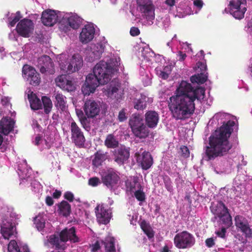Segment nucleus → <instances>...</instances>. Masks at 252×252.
Returning <instances> with one entry per match:
<instances>
[{
	"instance_id": "obj_54",
	"label": "nucleus",
	"mask_w": 252,
	"mask_h": 252,
	"mask_svg": "<svg viewBox=\"0 0 252 252\" xmlns=\"http://www.w3.org/2000/svg\"><path fill=\"white\" fill-rule=\"evenodd\" d=\"M91 252H96L100 249V243L98 241H96L94 244L91 245Z\"/></svg>"
},
{
	"instance_id": "obj_60",
	"label": "nucleus",
	"mask_w": 252,
	"mask_h": 252,
	"mask_svg": "<svg viewBox=\"0 0 252 252\" xmlns=\"http://www.w3.org/2000/svg\"><path fill=\"white\" fill-rule=\"evenodd\" d=\"M178 57L179 58V61H183L185 60L186 58L187 57V55L186 53H183L182 51H179L178 53Z\"/></svg>"
},
{
	"instance_id": "obj_28",
	"label": "nucleus",
	"mask_w": 252,
	"mask_h": 252,
	"mask_svg": "<svg viewBox=\"0 0 252 252\" xmlns=\"http://www.w3.org/2000/svg\"><path fill=\"white\" fill-rule=\"evenodd\" d=\"M0 233L5 239L8 240L14 234V225L8 221H3L0 225Z\"/></svg>"
},
{
	"instance_id": "obj_25",
	"label": "nucleus",
	"mask_w": 252,
	"mask_h": 252,
	"mask_svg": "<svg viewBox=\"0 0 252 252\" xmlns=\"http://www.w3.org/2000/svg\"><path fill=\"white\" fill-rule=\"evenodd\" d=\"M14 124V121L11 118L3 117L0 121V133L7 135L13 130Z\"/></svg>"
},
{
	"instance_id": "obj_41",
	"label": "nucleus",
	"mask_w": 252,
	"mask_h": 252,
	"mask_svg": "<svg viewBox=\"0 0 252 252\" xmlns=\"http://www.w3.org/2000/svg\"><path fill=\"white\" fill-rule=\"evenodd\" d=\"M67 80L68 79H67L65 75H61L55 79L56 85L61 89L64 88L63 86L65 85L66 82H67Z\"/></svg>"
},
{
	"instance_id": "obj_37",
	"label": "nucleus",
	"mask_w": 252,
	"mask_h": 252,
	"mask_svg": "<svg viewBox=\"0 0 252 252\" xmlns=\"http://www.w3.org/2000/svg\"><path fill=\"white\" fill-rule=\"evenodd\" d=\"M41 100L45 114H49L53 108V103L51 99L46 96H43L41 98Z\"/></svg>"
},
{
	"instance_id": "obj_17",
	"label": "nucleus",
	"mask_w": 252,
	"mask_h": 252,
	"mask_svg": "<svg viewBox=\"0 0 252 252\" xmlns=\"http://www.w3.org/2000/svg\"><path fill=\"white\" fill-rule=\"evenodd\" d=\"M112 156L114 160L118 164H124L129 158V150L125 146H121L112 151Z\"/></svg>"
},
{
	"instance_id": "obj_22",
	"label": "nucleus",
	"mask_w": 252,
	"mask_h": 252,
	"mask_svg": "<svg viewBox=\"0 0 252 252\" xmlns=\"http://www.w3.org/2000/svg\"><path fill=\"white\" fill-rule=\"evenodd\" d=\"M83 65V59L78 54H74L68 62L67 74H69L78 71Z\"/></svg>"
},
{
	"instance_id": "obj_63",
	"label": "nucleus",
	"mask_w": 252,
	"mask_h": 252,
	"mask_svg": "<svg viewBox=\"0 0 252 252\" xmlns=\"http://www.w3.org/2000/svg\"><path fill=\"white\" fill-rule=\"evenodd\" d=\"M62 195L61 191L56 189L55 192L53 194V196L54 198L58 199Z\"/></svg>"
},
{
	"instance_id": "obj_51",
	"label": "nucleus",
	"mask_w": 252,
	"mask_h": 252,
	"mask_svg": "<svg viewBox=\"0 0 252 252\" xmlns=\"http://www.w3.org/2000/svg\"><path fill=\"white\" fill-rule=\"evenodd\" d=\"M217 239V237L215 238L211 237L207 238L205 240V245L208 248H212L215 245V241Z\"/></svg>"
},
{
	"instance_id": "obj_16",
	"label": "nucleus",
	"mask_w": 252,
	"mask_h": 252,
	"mask_svg": "<svg viewBox=\"0 0 252 252\" xmlns=\"http://www.w3.org/2000/svg\"><path fill=\"white\" fill-rule=\"evenodd\" d=\"M83 110L88 118H94L100 112V106L94 100H87L83 106Z\"/></svg>"
},
{
	"instance_id": "obj_47",
	"label": "nucleus",
	"mask_w": 252,
	"mask_h": 252,
	"mask_svg": "<svg viewBox=\"0 0 252 252\" xmlns=\"http://www.w3.org/2000/svg\"><path fill=\"white\" fill-rule=\"evenodd\" d=\"M127 118L125 109H122L119 113L118 119L119 122H122L126 121Z\"/></svg>"
},
{
	"instance_id": "obj_46",
	"label": "nucleus",
	"mask_w": 252,
	"mask_h": 252,
	"mask_svg": "<svg viewBox=\"0 0 252 252\" xmlns=\"http://www.w3.org/2000/svg\"><path fill=\"white\" fill-rule=\"evenodd\" d=\"M120 87V84L117 82L113 84V82H111L109 88V91L111 94H117Z\"/></svg>"
},
{
	"instance_id": "obj_42",
	"label": "nucleus",
	"mask_w": 252,
	"mask_h": 252,
	"mask_svg": "<svg viewBox=\"0 0 252 252\" xmlns=\"http://www.w3.org/2000/svg\"><path fill=\"white\" fill-rule=\"evenodd\" d=\"M8 251L9 252H20L19 247L15 240H12L10 241L8 246Z\"/></svg>"
},
{
	"instance_id": "obj_13",
	"label": "nucleus",
	"mask_w": 252,
	"mask_h": 252,
	"mask_svg": "<svg viewBox=\"0 0 252 252\" xmlns=\"http://www.w3.org/2000/svg\"><path fill=\"white\" fill-rule=\"evenodd\" d=\"M23 75L26 78L31 85L36 86L41 82V77L39 73L32 66L25 64L22 68Z\"/></svg>"
},
{
	"instance_id": "obj_55",
	"label": "nucleus",
	"mask_w": 252,
	"mask_h": 252,
	"mask_svg": "<svg viewBox=\"0 0 252 252\" xmlns=\"http://www.w3.org/2000/svg\"><path fill=\"white\" fill-rule=\"evenodd\" d=\"M140 33L139 29L135 27H132L130 30V34L132 36L138 35Z\"/></svg>"
},
{
	"instance_id": "obj_18",
	"label": "nucleus",
	"mask_w": 252,
	"mask_h": 252,
	"mask_svg": "<svg viewBox=\"0 0 252 252\" xmlns=\"http://www.w3.org/2000/svg\"><path fill=\"white\" fill-rule=\"evenodd\" d=\"M120 177L113 169L107 170L101 177L102 183L108 188L112 189L118 183Z\"/></svg>"
},
{
	"instance_id": "obj_34",
	"label": "nucleus",
	"mask_w": 252,
	"mask_h": 252,
	"mask_svg": "<svg viewBox=\"0 0 252 252\" xmlns=\"http://www.w3.org/2000/svg\"><path fill=\"white\" fill-rule=\"evenodd\" d=\"M104 145L108 148H116L118 147L119 142L112 134L107 135L104 141Z\"/></svg>"
},
{
	"instance_id": "obj_59",
	"label": "nucleus",
	"mask_w": 252,
	"mask_h": 252,
	"mask_svg": "<svg viewBox=\"0 0 252 252\" xmlns=\"http://www.w3.org/2000/svg\"><path fill=\"white\" fill-rule=\"evenodd\" d=\"M45 202L48 206H51L53 205L54 201L52 197L47 196L45 199Z\"/></svg>"
},
{
	"instance_id": "obj_32",
	"label": "nucleus",
	"mask_w": 252,
	"mask_h": 252,
	"mask_svg": "<svg viewBox=\"0 0 252 252\" xmlns=\"http://www.w3.org/2000/svg\"><path fill=\"white\" fill-rule=\"evenodd\" d=\"M139 224L140 228L149 239H151L154 237L155 232L149 223L143 220L140 221Z\"/></svg>"
},
{
	"instance_id": "obj_15",
	"label": "nucleus",
	"mask_w": 252,
	"mask_h": 252,
	"mask_svg": "<svg viewBox=\"0 0 252 252\" xmlns=\"http://www.w3.org/2000/svg\"><path fill=\"white\" fill-rule=\"evenodd\" d=\"M60 240L65 243L68 241L73 243H78L80 241L79 238L76 235V229L74 227L70 228H65L59 234Z\"/></svg>"
},
{
	"instance_id": "obj_20",
	"label": "nucleus",
	"mask_w": 252,
	"mask_h": 252,
	"mask_svg": "<svg viewBox=\"0 0 252 252\" xmlns=\"http://www.w3.org/2000/svg\"><path fill=\"white\" fill-rule=\"evenodd\" d=\"M135 157L137 162L141 165L144 170H148L153 165V158L149 152L144 151L142 154L137 152L135 154Z\"/></svg>"
},
{
	"instance_id": "obj_30",
	"label": "nucleus",
	"mask_w": 252,
	"mask_h": 252,
	"mask_svg": "<svg viewBox=\"0 0 252 252\" xmlns=\"http://www.w3.org/2000/svg\"><path fill=\"white\" fill-rule=\"evenodd\" d=\"M106 153H104L101 150L97 151L94 155V158L92 160L93 165L98 167L106 159Z\"/></svg>"
},
{
	"instance_id": "obj_44",
	"label": "nucleus",
	"mask_w": 252,
	"mask_h": 252,
	"mask_svg": "<svg viewBox=\"0 0 252 252\" xmlns=\"http://www.w3.org/2000/svg\"><path fill=\"white\" fill-rule=\"evenodd\" d=\"M140 189L134 192V195L137 200L139 201H144L145 200V193L141 190V186L138 184Z\"/></svg>"
},
{
	"instance_id": "obj_61",
	"label": "nucleus",
	"mask_w": 252,
	"mask_h": 252,
	"mask_svg": "<svg viewBox=\"0 0 252 252\" xmlns=\"http://www.w3.org/2000/svg\"><path fill=\"white\" fill-rule=\"evenodd\" d=\"M136 182L130 183L129 184V187H127V188L129 189V191L131 192H134L136 191L135 187Z\"/></svg>"
},
{
	"instance_id": "obj_40",
	"label": "nucleus",
	"mask_w": 252,
	"mask_h": 252,
	"mask_svg": "<svg viewBox=\"0 0 252 252\" xmlns=\"http://www.w3.org/2000/svg\"><path fill=\"white\" fill-rule=\"evenodd\" d=\"M34 224L38 230L41 231L44 228L45 222L43 219L36 217L34 219Z\"/></svg>"
},
{
	"instance_id": "obj_4",
	"label": "nucleus",
	"mask_w": 252,
	"mask_h": 252,
	"mask_svg": "<svg viewBox=\"0 0 252 252\" xmlns=\"http://www.w3.org/2000/svg\"><path fill=\"white\" fill-rule=\"evenodd\" d=\"M211 212L220 218L222 223L226 227H230L232 224V218L229 213L228 209L221 201L218 202L216 205L211 207Z\"/></svg>"
},
{
	"instance_id": "obj_29",
	"label": "nucleus",
	"mask_w": 252,
	"mask_h": 252,
	"mask_svg": "<svg viewBox=\"0 0 252 252\" xmlns=\"http://www.w3.org/2000/svg\"><path fill=\"white\" fill-rule=\"evenodd\" d=\"M30 107L33 110H38L42 109V105L40 99L37 96L36 94L32 92L28 95Z\"/></svg>"
},
{
	"instance_id": "obj_45",
	"label": "nucleus",
	"mask_w": 252,
	"mask_h": 252,
	"mask_svg": "<svg viewBox=\"0 0 252 252\" xmlns=\"http://www.w3.org/2000/svg\"><path fill=\"white\" fill-rule=\"evenodd\" d=\"M21 18L22 16L21 12L19 11H17L15 16L9 22V25L11 27H14L16 23H17Z\"/></svg>"
},
{
	"instance_id": "obj_53",
	"label": "nucleus",
	"mask_w": 252,
	"mask_h": 252,
	"mask_svg": "<svg viewBox=\"0 0 252 252\" xmlns=\"http://www.w3.org/2000/svg\"><path fill=\"white\" fill-rule=\"evenodd\" d=\"M63 197L65 199L70 202L73 201L74 198L73 194L70 191L65 192L64 194Z\"/></svg>"
},
{
	"instance_id": "obj_3",
	"label": "nucleus",
	"mask_w": 252,
	"mask_h": 252,
	"mask_svg": "<svg viewBox=\"0 0 252 252\" xmlns=\"http://www.w3.org/2000/svg\"><path fill=\"white\" fill-rule=\"evenodd\" d=\"M129 125L134 136L139 139H145L149 135L150 130L139 115H133L129 120Z\"/></svg>"
},
{
	"instance_id": "obj_26",
	"label": "nucleus",
	"mask_w": 252,
	"mask_h": 252,
	"mask_svg": "<svg viewBox=\"0 0 252 252\" xmlns=\"http://www.w3.org/2000/svg\"><path fill=\"white\" fill-rule=\"evenodd\" d=\"M145 124L151 128H155L159 121V115L155 111H148L145 114Z\"/></svg>"
},
{
	"instance_id": "obj_48",
	"label": "nucleus",
	"mask_w": 252,
	"mask_h": 252,
	"mask_svg": "<svg viewBox=\"0 0 252 252\" xmlns=\"http://www.w3.org/2000/svg\"><path fill=\"white\" fill-rule=\"evenodd\" d=\"M64 88H63V90H66L68 92H71L74 90L75 87L74 86L73 83L70 80H68L67 82L65 83V85L64 86Z\"/></svg>"
},
{
	"instance_id": "obj_10",
	"label": "nucleus",
	"mask_w": 252,
	"mask_h": 252,
	"mask_svg": "<svg viewBox=\"0 0 252 252\" xmlns=\"http://www.w3.org/2000/svg\"><path fill=\"white\" fill-rule=\"evenodd\" d=\"M70 129L72 142L78 147L83 148L84 146L86 139L81 129L74 121L71 123Z\"/></svg>"
},
{
	"instance_id": "obj_33",
	"label": "nucleus",
	"mask_w": 252,
	"mask_h": 252,
	"mask_svg": "<svg viewBox=\"0 0 252 252\" xmlns=\"http://www.w3.org/2000/svg\"><path fill=\"white\" fill-rule=\"evenodd\" d=\"M48 241L50 244L55 247L56 250H64L65 248L64 244H61L60 237L55 234L49 236Z\"/></svg>"
},
{
	"instance_id": "obj_8",
	"label": "nucleus",
	"mask_w": 252,
	"mask_h": 252,
	"mask_svg": "<svg viewBox=\"0 0 252 252\" xmlns=\"http://www.w3.org/2000/svg\"><path fill=\"white\" fill-rule=\"evenodd\" d=\"M101 81L93 73L87 76L85 82L82 87V91L85 95H89L94 92L96 88L99 85H103Z\"/></svg>"
},
{
	"instance_id": "obj_12",
	"label": "nucleus",
	"mask_w": 252,
	"mask_h": 252,
	"mask_svg": "<svg viewBox=\"0 0 252 252\" xmlns=\"http://www.w3.org/2000/svg\"><path fill=\"white\" fill-rule=\"evenodd\" d=\"M37 67L42 74H53L55 72L54 62L47 55H43L38 58Z\"/></svg>"
},
{
	"instance_id": "obj_9",
	"label": "nucleus",
	"mask_w": 252,
	"mask_h": 252,
	"mask_svg": "<svg viewBox=\"0 0 252 252\" xmlns=\"http://www.w3.org/2000/svg\"><path fill=\"white\" fill-rule=\"evenodd\" d=\"M137 9L148 21L155 18L154 6L151 0H137Z\"/></svg>"
},
{
	"instance_id": "obj_2",
	"label": "nucleus",
	"mask_w": 252,
	"mask_h": 252,
	"mask_svg": "<svg viewBox=\"0 0 252 252\" xmlns=\"http://www.w3.org/2000/svg\"><path fill=\"white\" fill-rule=\"evenodd\" d=\"M235 122L228 121L223 124L219 130H216L209 138V145L205 147V155L207 160L215 159L230 153L233 147L229 141Z\"/></svg>"
},
{
	"instance_id": "obj_27",
	"label": "nucleus",
	"mask_w": 252,
	"mask_h": 252,
	"mask_svg": "<svg viewBox=\"0 0 252 252\" xmlns=\"http://www.w3.org/2000/svg\"><path fill=\"white\" fill-rule=\"evenodd\" d=\"M55 101L54 104L57 109L62 112L65 111L67 108L66 97L61 93H57L54 94Z\"/></svg>"
},
{
	"instance_id": "obj_23",
	"label": "nucleus",
	"mask_w": 252,
	"mask_h": 252,
	"mask_svg": "<svg viewBox=\"0 0 252 252\" xmlns=\"http://www.w3.org/2000/svg\"><path fill=\"white\" fill-rule=\"evenodd\" d=\"M41 21L44 25L51 27L58 21V16L54 10H46L42 12Z\"/></svg>"
},
{
	"instance_id": "obj_38",
	"label": "nucleus",
	"mask_w": 252,
	"mask_h": 252,
	"mask_svg": "<svg viewBox=\"0 0 252 252\" xmlns=\"http://www.w3.org/2000/svg\"><path fill=\"white\" fill-rule=\"evenodd\" d=\"M134 107L137 110H143L147 107V101L145 97L137 99L134 103Z\"/></svg>"
},
{
	"instance_id": "obj_58",
	"label": "nucleus",
	"mask_w": 252,
	"mask_h": 252,
	"mask_svg": "<svg viewBox=\"0 0 252 252\" xmlns=\"http://www.w3.org/2000/svg\"><path fill=\"white\" fill-rule=\"evenodd\" d=\"M226 229L224 227L221 228V230L217 231L216 233L219 236L222 238H224L226 233Z\"/></svg>"
},
{
	"instance_id": "obj_7",
	"label": "nucleus",
	"mask_w": 252,
	"mask_h": 252,
	"mask_svg": "<svg viewBox=\"0 0 252 252\" xmlns=\"http://www.w3.org/2000/svg\"><path fill=\"white\" fill-rule=\"evenodd\" d=\"M246 0H231L228 6L230 13L236 19H241L247 10Z\"/></svg>"
},
{
	"instance_id": "obj_24",
	"label": "nucleus",
	"mask_w": 252,
	"mask_h": 252,
	"mask_svg": "<svg viewBox=\"0 0 252 252\" xmlns=\"http://www.w3.org/2000/svg\"><path fill=\"white\" fill-rule=\"evenodd\" d=\"M82 22V19L76 14L71 13L63 18L62 22L66 23L73 29H78Z\"/></svg>"
},
{
	"instance_id": "obj_5",
	"label": "nucleus",
	"mask_w": 252,
	"mask_h": 252,
	"mask_svg": "<svg viewBox=\"0 0 252 252\" xmlns=\"http://www.w3.org/2000/svg\"><path fill=\"white\" fill-rule=\"evenodd\" d=\"M195 238L187 231L177 233L174 238V244L179 249H189L195 244Z\"/></svg>"
},
{
	"instance_id": "obj_35",
	"label": "nucleus",
	"mask_w": 252,
	"mask_h": 252,
	"mask_svg": "<svg viewBox=\"0 0 252 252\" xmlns=\"http://www.w3.org/2000/svg\"><path fill=\"white\" fill-rule=\"evenodd\" d=\"M101 244L104 246L105 252H116L114 238L102 240Z\"/></svg>"
},
{
	"instance_id": "obj_52",
	"label": "nucleus",
	"mask_w": 252,
	"mask_h": 252,
	"mask_svg": "<svg viewBox=\"0 0 252 252\" xmlns=\"http://www.w3.org/2000/svg\"><path fill=\"white\" fill-rule=\"evenodd\" d=\"M100 183V180L97 177L91 178L89 180V184L93 187H95Z\"/></svg>"
},
{
	"instance_id": "obj_62",
	"label": "nucleus",
	"mask_w": 252,
	"mask_h": 252,
	"mask_svg": "<svg viewBox=\"0 0 252 252\" xmlns=\"http://www.w3.org/2000/svg\"><path fill=\"white\" fill-rule=\"evenodd\" d=\"M67 64H68V62L66 63V64H65L63 63H60V67H61V70H63V72L66 73L67 74Z\"/></svg>"
},
{
	"instance_id": "obj_11",
	"label": "nucleus",
	"mask_w": 252,
	"mask_h": 252,
	"mask_svg": "<svg viewBox=\"0 0 252 252\" xmlns=\"http://www.w3.org/2000/svg\"><path fill=\"white\" fill-rule=\"evenodd\" d=\"M97 222L100 224H107L110 220L112 212L108 206L104 204H98L95 208Z\"/></svg>"
},
{
	"instance_id": "obj_31",
	"label": "nucleus",
	"mask_w": 252,
	"mask_h": 252,
	"mask_svg": "<svg viewBox=\"0 0 252 252\" xmlns=\"http://www.w3.org/2000/svg\"><path fill=\"white\" fill-rule=\"evenodd\" d=\"M59 213L64 216L67 217L71 213V205L66 201H62L58 204Z\"/></svg>"
},
{
	"instance_id": "obj_36",
	"label": "nucleus",
	"mask_w": 252,
	"mask_h": 252,
	"mask_svg": "<svg viewBox=\"0 0 252 252\" xmlns=\"http://www.w3.org/2000/svg\"><path fill=\"white\" fill-rule=\"evenodd\" d=\"M207 73L205 74L204 72H200L197 75L192 76L190 80L192 83H196L198 84H204L207 80L208 76Z\"/></svg>"
},
{
	"instance_id": "obj_43",
	"label": "nucleus",
	"mask_w": 252,
	"mask_h": 252,
	"mask_svg": "<svg viewBox=\"0 0 252 252\" xmlns=\"http://www.w3.org/2000/svg\"><path fill=\"white\" fill-rule=\"evenodd\" d=\"M31 184L29 178L22 179L19 184V188L22 190H25L26 189L30 187Z\"/></svg>"
},
{
	"instance_id": "obj_57",
	"label": "nucleus",
	"mask_w": 252,
	"mask_h": 252,
	"mask_svg": "<svg viewBox=\"0 0 252 252\" xmlns=\"http://www.w3.org/2000/svg\"><path fill=\"white\" fill-rule=\"evenodd\" d=\"M197 67L198 68H200V70L201 71V72H205L206 69H207V66L205 64L201 63V62H198L196 64Z\"/></svg>"
},
{
	"instance_id": "obj_14",
	"label": "nucleus",
	"mask_w": 252,
	"mask_h": 252,
	"mask_svg": "<svg viewBox=\"0 0 252 252\" xmlns=\"http://www.w3.org/2000/svg\"><path fill=\"white\" fill-rule=\"evenodd\" d=\"M34 29V24L32 20L24 18L18 23L16 30L17 33L24 37H29Z\"/></svg>"
},
{
	"instance_id": "obj_39",
	"label": "nucleus",
	"mask_w": 252,
	"mask_h": 252,
	"mask_svg": "<svg viewBox=\"0 0 252 252\" xmlns=\"http://www.w3.org/2000/svg\"><path fill=\"white\" fill-rule=\"evenodd\" d=\"M162 179L166 189L169 192H172L173 191V188L170 178L168 175H164L162 176Z\"/></svg>"
},
{
	"instance_id": "obj_50",
	"label": "nucleus",
	"mask_w": 252,
	"mask_h": 252,
	"mask_svg": "<svg viewBox=\"0 0 252 252\" xmlns=\"http://www.w3.org/2000/svg\"><path fill=\"white\" fill-rule=\"evenodd\" d=\"M81 116H79V114H78V117L79 118V120L80 123L82 126L86 129V124L88 122L87 117L86 116H84L82 111H81Z\"/></svg>"
},
{
	"instance_id": "obj_1",
	"label": "nucleus",
	"mask_w": 252,
	"mask_h": 252,
	"mask_svg": "<svg viewBox=\"0 0 252 252\" xmlns=\"http://www.w3.org/2000/svg\"><path fill=\"white\" fill-rule=\"evenodd\" d=\"M205 94L204 88H194L191 84L182 81L167 100L172 117L176 120H185L190 117L194 113V101L203 99Z\"/></svg>"
},
{
	"instance_id": "obj_49",
	"label": "nucleus",
	"mask_w": 252,
	"mask_h": 252,
	"mask_svg": "<svg viewBox=\"0 0 252 252\" xmlns=\"http://www.w3.org/2000/svg\"><path fill=\"white\" fill-rule=\"evenodd\" d=\"M181 152V155L185 158H187L189 157V151L188 148L186 146H181L180 147Z\"/></svg>"
},
{
	"instance_id": "obj_64",
	"label": "nucleus",
	"mask_w": 252,
	"mask_h": 252,
	"mask_svg": "<svg viewBox=\"0 0 252 252\" xmlns=\"http://www.w3.org/2000/svg\"><path fill=\"white\" fill-rule=\"evenodd\" d=\"M193 3L194 5L198 8H201L203 6V1L201 0H195L194 1Z\"/></svg>"
},
{
	"instance_id": "obj_19",
	"label": "nucleus",
	"mask_w": 252,
	"mask_h": 252,
	"mask_svg": "<svg viewBox=\"0 0 252 252\" xmlns=\"http://www.w3.org/2000/svg\"><path fill=\"white\" fill-rule=\"evenodd\" d=\"M235 224L237 228L245 234L246 237L252 235V229L250 228L248 220L241 215H237L234 218Z\"/></svg>"
},
{
	"instance_id": "obj_56",
	"label": "nucleus",
	"mask_w": 252,
	"mask_h": 252,
	"mask_svg": "<svg viewBox=\"0 0 252 252\" xmlns=\"http://www.w3.org/2000/svg\"><path fill=\"white\" fill-rule=\"evenodd\" d=\"M157 74H158V76L162 78V79H167L169 77V75L165 72L162 70H159L157 71Z\"/></svg>"
},
{
	"instance_id": "obj_21",
	"label": "nucleus",
	"mask_w": 252,
	"mask_h": 252,
	"mask_svg": "<svg viewBox=\"0 0 252 252\" xmlns=\"http://www.w3.org/2000/svg\"><path fill=\"white\" fill-rule=\"evenodd\" d=\"M95 29L93 26L91 25H86L82 29L80 34V40L82 43H87L94 37Z\"/></svg>"
},
{
	"instance_id": "obj_6",
	"label": "nucleus",
	"mask_w": 252,
	"mask_h": 252,
	"mask_svg": "<svg viewBox=\"0 0 252 252\" xmlns=\"http://www.w3.org/2000/svg\"><path fill=\"white\" fill-rule=\"evenodd\" d=\"M112 70V67L109 63L101 61L94 67L93 73L100 79L102 84H106L110 80Z\"/></svg>"
}]
</instances>
